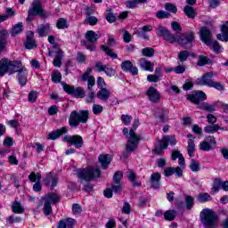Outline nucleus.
<instances>
[{"instance_id": "nucleus-33", "label": "nucleus", "mask_w": 228, "mask_h": 228, "mask_svg": "<svg viewBox=\"0 0 228 228\" xmlns=\"http://www.w3.org/2000/svg\"><path fill=\"white\" fill-rule=\"evenodd\" d=\"M24 31V24L22 22H19L15 24L12 30H11V35L12 37H17V35H20Z\"/></svg>"}, {"instance_id": "nucleus-31", "label": "nucleus", "mask_w": 228, "mask_h": 228, "mask_svg": "<svg viewBox=\"0 0 228 228\" xmlns=\"http://www.w3.org/2000/svg\"><path fill=\"white\" fill-rule=\"evenodd\" d=\"M7 38H8V31L1 30L0 31V53H2L6 47Z\"/></svg>"}, {"instance_id": "nucleus-35", "label": "nucleus", "mask_w": 228, "mask_h": 228, "mask_svg": "<svg viewBox=\"0 0 228 228\" xmlns=\"http://www.w3.org/2000/svg\"><path fill=\"white\" fill-rule=\"evenodd\" d=\"M187 152L190 158H194L195 156V141L194 139H190L188 141Z\"/></svg>"}, {"instance_id": "nucleus-18", "label": "nucleus", "mask_w": 228, "mask_h": 228, "mask_svg": "<svg viewBox=\"0 0 228 228\" xmlns=\"http://www.w3.org/2000/svg\"><path fill=\"white\" fill-rule=\"evenodd\" d=\"M27 40L24 43L25 49H37V41H35V33L28 31L26 34Z\"/></svg>"}, {"instance_id": "nucleus-48", "label": "nucleus", "mask_w": 228, "mask_h": 228, "mask_svg": "<svg viewBox=\"0 0 228 228\" xmlns=\"http://www.w3.org/2000/svg\"><path fill=\"white\" fill-rule=\"evenodd\" d=\"M163 38L164 40H166V42H169V44H175V42H177V37L171 34L169 30L167 33L166 37Z\"/></svg>"}, {"instance_id": "nucleus-27", "label": "nucleus", "mask_w": 228, "mask_h": 228, "mask_svg": "<svg viewBox=\"0 0 228 228\" xmlns=\"http://www.w3.org/2000/svg\"><path fill=\"white\" fill-rule=\"evenodd\" d=\"M112 159H113L110 154H102L98 157L99 163H101L103 170H106V168H108V166L110 165V163H111Z\"/></svg>"}, {"instance_id": "nucleus-64", "label": "nucleus", "mask_w": 228, "mask_h": 228, "mask_svg": "<svg viewBox=\"0 0 228 228\" xmlns=\"http://www.w3.org/2000/svg\"><path fill=\"white\" fill-rule=\"evenodd\" d=\"M94 86H95V77L91 76L87 81V90L92 92V90H94Z\"/></svg>"}, {"instance_id": "nucleus-28", "label": "nucleus", "mask_w": 228, "mask_h": 228, "mask_svg": "<svg viewBox=\"0 0 228 228\" xmlns=\"http://www.w3.org/2000/svg\"><path fill=\"white\" fill-rule=\"evenodd\" d=\"M110 96L111 92L104 87H102L97 93L98 99H100V101H102L103 102H108Z\"/></svg>"}, {"instance_id": "nucleus-49", "label": "nucleus", "mask_w": 228, "mask_h": 228, "mask_svg": "<svg viewBox=\"0 0 228 228\" xmlns=\"http://www.w3.org/2000/svg\"><path fill=\"white\" fill-rule=\"evenodd\" d=\"M43 211L44 215L49 216V215L53 213V207L51 206V203L45 201Z\"/></svg>"}, {"instance_id": "nucleus-56", "label": "nucleus", "mask_w": 228, "mask_h": 228, "mask_svg": "<svg viewBox=\"0 0 228 228\" xmlns=\"http://www.w3.org/2000/svg\"><path fill=\"white\" fill-rule=\"evenodd\" d=\"M111 188H112V191H114V193H120V191H122V190L124 188V184L112 183Z\"/></svg>"}, {"instance_id": "nucleus-26", "label": "nucleus", "mask_w": 228, "mask_h": 228, "mask_svg": "<svg viewBox=\"0 0 228 228\" xmlns=\"http://www.w3.org/2000/svg\"><path fill=\"white\" fill-rule=\"evenodd\" d=\"M51 31V25L49 23L41 24L37 28V33H38L40 37H47Z\"/></svg>"}, {"instance_id": "nucleus-53", "label": "nucleus", "mask_w": 228, "mask_h": 228, "mask_svg": "<svg viewBox=\"0 0 228 228\" xmlns=\"http://www.w3.org/2000/svg\"><path fill=\"white\" fill-rule=\"evenodd\" d=\"M86 24H89L90 26H95L99 20L94 16H87L85 20Z\"/></svg>"}, {"instance_id": "nucleus-60", "label": "nucleus", "mask_w": 228, "mask_h": 228, "mask_svg": "<svg viewBox=\"0 0 228 228\" xmlns=\"http://www.w3.org/2000/svg\"><path fill=\"white\" fill-rule=\"evenodd\" d=\"M168 32V29L167 28L159 25L157 28V35L159 37H162L163 38L166 37L167 33Z\"/></svg>"}, {"instance_id": "nucleus-36", "label": "nucleus", "mask_w": 228, "mask_h": 228, "mask_svg": "<svg viewBox=\"0 0 228 228\" xmlns=\"http://www.w3.org/2000/svg\"><path fill=\"white\" fill-rule=\"evenodd\" d=\"M12 213L20 214L24 213V207L19 201H14L12 206Z\"/></svg>"}, {"instance_id": "nucleus-12", "label": "nucleus", "mask_w": 228, "mask_h": 228, "mask_svg": "<svg viewBox=\"0 0 228 228\" xmlns=\"http://www.w3.org/2000/svg\"><path fill=\"white\" fill-rule=\"evenodd\" d=\"M18 82L20 86H26L28 83V69L25 66H22V61H20V67L16 68Z\"/></svg>"}, {"instance_id": "nucleus-62", "label": "nucleus", "mask_w": 228, "mask_h": 228, "mask_svg": "<svg viewBox=\"0 0 228 228\" xmlns=\"http://www.w3.org/2000/svg\"><path fill=\"white\" fill-rule=\"evenodd\" d=\"M211 42H212L211 45H208V47H212L215 53H220V49H222L220 43H218V41H214V40H211Z\"/></svg>"}, {"instance_id": "nucleus-57", "label": "nucleus", "mask_w": 228, "mask_h": 228, "mask_svg": "<svg viewBox=\"0 0 228 228\" xmlns=\"http://www.w3.org/2000/svg\"><path fill=\"white\" fill-rule=\"evenodd\" d=\"M53 83H60L61 81V73L60 71H53L52 73Z\"/></svg>"}, {"instance_id": "nucleus-55", "label": "nucleus", "mask_w": 228, "mask_h": 228, "mask_svg": "<svg viewBox=\"0 0 228 228\" xmlns=\"http://www.w3.org/2000/svg\"><path fill=\"white\" fill-rule=\"evenodd\" d=\"M28 179L30 183H37V181H40V179H42V175H40V173L35 174V172H32L28 175Z\"/></svg>"}, {"instance_id": "nucleus-51", "label": "nucleus", "mask_w": 228, "mask_h": 228, "mask_svg": "<svg viewBox=\"0 0 228 228\" xmlns=\"http://www.w3.org/2000/svg\"><path fill=\"white\" fill-rule=\"evenodd\" d=\"M189 57H190V52L188 51H182L178 54V60L181 62L186 61Z\"/></svg>"}, {"instance_id": "nucleus-37", "label": "nucleus", "mask_w": 228, "mask_h": 228, "mask_svg": "<svg viewBox=\"0 0 228 228\" xmlns=\"http://www.w3.org/2000/svg\"><path fill=\"white\" fill-rule=\"evenodd\" d=\"M63 59V52L59 51L56 53L55 58L53 60L54 67H61V60Z\"/></svg>"}, {"instance_id": "nucleus-39", "label": "nucleus", "mask_w": 228, "mask_h": 228, "mask_svg": "<svg viewBox=\"0 0 228 228\" xmlns=\"http://www.w3.org/2000/svg\"><path fill=\"white\" fill-rule=\"evenodd\" d=\"M175 216H177V212L175 210H167V212L164 213L165 220H168L169 222L175 220Z\"/></svg>"}, {"instance_id": "nucleus-40", "label": "nucleus", "mask_w": 228, "mask_h": 228, "mask_svg": "<svg viewBox=\"0 0 228 228\" xmlns=\"http://www.w3.org/2000/svg\"><path fill=\"white\" fill-rule=\"evenodd\" d=\"M195 205V199H193V197L191 196H186L185 197V206H186V209L188 211H191V209L193 208V206Z\"/></svg>"}, {"instance_id": "nucleus-24", "label": "nucleus", "mask_w": 228, "mask_h": 228, "mask_svg": "<svg viewBox=\"0 0 228 228\" xmlns=\"http://www.w3.org/2000/svg\"><path fill=\"white\" fill-rule=\"evenodd\" d=\"M139 66L141 69H142V70H147L148 72L154 71V63L147 61L145 58H141L139 60Z\"/></svg>"}, {"instance_id": "nucleus-10", "label": "nucleus", "mask_w": 228, "mask_h": 228, "mask_svg": "<svg viewBox=\"0 0 228 228\" xmlns=\"http://www.w3.org/2000/svg\"><path fill=\"white\" fill-rule=\"evenodd\" d=\"M115 45H117V41H115V38H113V37H110L107 42V45H102L101 46V49L103 51V53H106L107 56H110L113 60H117V58H118V55H117V53H114L113 50H111V47H115Z\"/></svg>"}, {"instance_id": "nucleus-13", "label": "nucleus", "mask_w": 228, "mask_h": 228, "mask_svg": "<svg viewBox=\"0 0 228 228\" xmlns=\"http://www.w3.org/2000/svg\"><path fill=\"white\" fill-rule=\"evenodd\" d=\"M63 142H67L68 143L74 145L76 149H81V147H83V137L78 134L65 135L63 137Z\"/></svg>"}, {"instance_id": "nucleus-14", "label": "nucleus", "mask_w": 228, "mask_h": 228, "mask_svg": "<svg viewBox=\"0 0 228 228\" xmlns=\"http://www.w3.org/2000/svg\"><path fill=\"white\" fill-rule=\"evenodd\" d=\"M216 145V140L214 136H207L203 142L200 143V151L205 152L209 151L213 149V146Z\"/></svg>"}, {"instance_id": "nucleus-50", "label": "nucleus", "mask_w": 228, "mask_h": 228, "mask_svg": "<svg viewBox=\"0 0 228 228\" xmlns=\"http://www.w3.org/2000/svg\"><path fill=\"white\" fill-rule=\"evenodd\" d=\"M132 66H133V62H131V61H124L121 63V69L123 72H129Z\"/></svg>"}, {"instance_id": "nucleus-7", "label": "nucleus", "mask_w": 228, "mask_h": 228, "mask_svg": "<svg viewBox=\"0 0 228 228\" xmlns=\"http://www.w3.org/2000/svg\"><path fill=\"white\" fill-rule=\"evenodd\" d=\"M100 37L101 36H99V34H96L93 30H89L86 33V41H82V45H84V47H86L88 51H95L94 44L95 42H97V40H99Z\"/></svg>"}, {"instance_id": "nucleus-45", "label": "nucleus", "mask_w": 228, "mask_h": 228, "mask_svg": "<svg viewBox=\"0 0 228 228\" xmlns=\"http://www.w3.org/2000/svg\"><path fill=\"white\" fill-rule=\"evenodd\" d=\"M142 55L146 56L147 58H152L156 51L153 48L146 47L142 50Z\"/></svg>"}, {"instance_id": "nucleus-22", "label": "nucleus", "mask_w": 228, "mask_h": 228, "mask_svg": "<svg viewBox=\"0 0 228 228\" xmlns=\"http://www.w3.org/2000/svg\"><path fill=\"white\" fill-rule=\"evenodd\" d=\"M176 174L177 177H183V169L179 167H167L164 169V175L166 177H170Z\"/></svg>"}, {"instance_id": "nucleus-15", "label": "nucleus", "mask_w": 228, "mask_h": 228, "mask_svg": "<svg viewBox=\"0 0 228 228\" xmlns=\"http://www.w3.org/2000/svg\"><path fill=\"white\" fill-rule=\"evenodd\" d=\"M187 99L191 102H193V104H200L202 101H206L208 96H206V93L202 91H195L192 94H189Z\"/></svg>"}, {"instance_id": "nucleus-21", "label": "nucleus", "mask_w": 228, "mask_h": 228, "mask_svg": "<svg viewBox=\"0 0 228 228\" xmlns=\"http://www.w3.org/2000/svg\"><path fill=\"white\" fill-rule=\"evenodd\" d=\"M146 95H148L149 100L151 102H159V100L161 99L159 92H158V89L155 87H150L146 93Z\"/></svg>"}, {"instance_id": "nucleus-52", "label": "nucleus", "mask_w": 228, "mask_h": 228, "mask_svg": "<svg viewBox=\"0 0 228 228\" xmlns=\"http://www.w3.org/2000/svg\"><path fill=\"white\" fill-rule=\"evenodd\" d=\"M160 80H161V76L159 75L152 74V75L147 76V81H149V83H158Z\"/></svg>"}, {"instance_id": "nucleus-42", "label": "nucleus", "mask_w": 228, "mask_h": 228, "mask_svg": "<svg viewBox=\"0 0 228 228\" xmlns=\"http://www.w3.org/2000/svg\"><path fill=\"white\" fill-rule=\"evenodd\" d=\"M189 168H191V172H199L200 170V163L195 159H191Z\"/></svg>"}, {"instance_id": "nucleus-20", "label": "nucleus", "mask_w": 228, "mask_h": 228, "mask_svg": "<svg viewBox=\"0 0 228 228\" xmlns=\"http://www.w3.org/2000/svg\"><path fill=\"white\" fill-rule=\"evenodd\" d=\"M213 72L205 73L201 77L198 78V84L203 86H211L213 83Z\"/></svg>"}, {"instance_id": "nucleus-2", "label": "nucleus", "mask_w": 228, "mask_h": 228, "mask_svg": "<svg viewBox=\"0 0 228 228\" xmlns=\"http://www.w3.org/2000/svg\"><path fill=\"white\" fill-rule=\"evenodd\" d=\"M123 134H125L127 139L126 150L123 151V158L127 159V158H129V153L134 152V151L138 149V145L142 140V135L137 134L136 132L132 130V128L129 131L127 127L123 128Z\"/></svg>"}, {"instance_id": "nucleus-44", "label": "nucleus", "mask_w": 228, "mask_h": 228, "mask_svg": "<svg viewBox=\"0 0 228 228\" xmlns=\"http://www.w3.org/2000/svg\"><path fill=\"white\" fill-rule=\"evenodd\" d=\"M160 122H168V110L162 109L159 113Z\"/></svg>"}, {"instance_id": "nucleus-59", "label": "nucleus", "mask_w": 228, "mask_h": 228, "mask_svg": "<svg viewBox=\"0 0 228 228\" xmlns=\"http://www.w3.org/2000/svg\"><path fill=\"white\" fill-rule=\"evenodd\" d=\"M57 28L58 29H65V28H68L67 26V20L61 18L57 20L56 23Z\"/></svg>"}, {"instance_id": "nucleus-25", "label": "nucleus", "mask_w": 228, "mask_h": 228, "mask_svg": "<svg viewBox=\"0 0 228 228\" xmlns=\"http://www.w3.org/2000/svg\"><path fill=\"white\" fill-rule=\"evenodd\" d=\"M216 38L221 42H228V20L221 25V33L217 34Z\"/></svg>"}, {"instance_id": "nucleus-63", "label": "nucleus", "mask_w": 228, "mask_h": 228, "mask_svg": "<svg viewBox=\"0 0 228 228\" xmlns=\"http://www.w3.org/2000/svg\"><path fill=\"white\" fill-rule=\"evenodd\" d=\"M37 99H38V92L31 91L28 94V102H37Z\"/></svg>"}, {"instance_id": "nucleus-3", "label": "nucleus", "mask_w": 228, "mask_h": 228, "mask_svg": "<svg viewBox=\"0 0 228 228\" xmlns=\"http://www.w3.org/2000/svg\"><path fill=\"white\" fill-rule=\"evenodd\" d=\"M200 220L204 228H218V216L209 208H205L200 212Z\"/></svg>"}, {"instance_id": "nucleus-34", "label": "nucleus", "mask_w": 228, "mask_h": 228, "mask_svg": "<svg viewBox=\"0 0 228 228\" xmlns=\"http://www.w3.org/2000/svg\"><path fill=\"white\" fill-rule=\"evenodd\" d=\"M183 12L189 19H195V17H197V12L195 11V8H193L192 6L186 5L183 8Z\"/></svg>"}, {"instance_id": "nucleus-43", "label": "nucleus", "mask_w": 228, "mask_h": 228, "mask_svg": "<svg viewBox=\"0 0 228 228\" xmlns=\"http://www.w3.org/2000/svg\"><path fill=\"white\" fill-rule=\"evenodd\" d=\"M211 195H209L208 192H202L200 193L198 196V200L199 202H209V200H211Z\"/></svg>"}, {"instance_id": "nucleus-1", "label": "nucleus", "mask_w": 228, "mask_h": 228, "mask_svg": "<svg viewBox=\"0 0 228 228\" xmlns=\"http://www.w3.org/2000/svg\"><path fill=\"white\" fill-rule=\"evenodd\" d=\"M77 175L80 180L81 184H84V191H94V184L90 183V181L101 177V170L98 167H89L84 169H80L77 172Z\"/></svg>"}, {"instance_id": "nucleus-58", "label": "nucleus", "mask_w": 228, "mask_h": 228, "mask_svg": "<svg viewBox=\"0 0 228 228\" xmlns=\"http://www.w3.org/2000/svg\"><path fill=\"white\" fill-rule=\"evenodd\" d=\"M104 110V107L101 104H94L93 105V113L94 115H101V113Z\"/></svg>"}, {"instance_id": "nucleus-8", "label": "nucleus", "mask_w": 228, "mask_h": 228, "mask_svg": "<svg viewBox=\"0 0 228 228\" xmlns=\"http://www.w3.org/2000/svg\"><path fill=\"white\" fill-rule=\"evenodd\" d=\"M193 40H195V35L193 32L189 31L186 34H181L176 42L183 47V49H191L193 47Z\"/></svg>"}, {"instance_id": "nucleus-4", "label": "nucleus", "mask_w": 228, "mask_h": 228, "mask_svg": "<svg viewBox=\"0 0 228 228\" xmlns=\"http://www.w3.org/2000/svg\"><path fill=\"white\" fill-rule=\"evenodd\" d=\"M90 118V111L87 110H73L69 114V124L70 127H78L80 124H86Z\"/></svg>"}, {"instance_id": "nucleus-11", "label": "nucleus", "mask_w": 228, "mask_h": 228, "mask_svg": "<svg viewBox=\"0 0 228 228\" xmlns=\"http://www.w3.org/2000/svg\"><path fill=\"white\" fill-rule=\"evenodd\" d=\"M220 190H224V191H228V181H222V179L220 178H216L212 184L210 195H215V193H218Z\"/></svg>"}, {"instance_id": "nucleus-41", "label": "nucleus", "mask_w": 228, "mask_h": 228, "mask_svg": "<svg viewBox=\"0 0 228 228\" xmlns=\"http://www.w3.org/2000/svg\"><path fill=\"white\" fill-rule=\"evenodd\" d=\"M166 12L169 13H177V5L172 3H166L164 5Z\"/></svg>"}, {"instance_id": "nucleus-61", "label": "nucleus", "mask_w": 228, "mask_h": 228, "mask_svg": "<svg viewBox=\"0 0 228 228\" xmlns=\"http://www.w3.org/2000/svg\"><path fill=\"white\" fill-rule=\"evenodd\" d=\"M126 8L134 9L138 8V0H128L125 3Z\"/></svg>"}, {"instance_id": "nucleus-29", "label": "nucleus", "mask_w": 228, "mask_h": 228, "mask_svg": "<svg viewBox=\"0 0 228 228\" xmlns=\"http://www.w3.org/2000/svg\"><path fill=\"white\" fill-rule=\"evenodd\" d=\"M217 131H227V128L222 127L218 125H208L204 127V132L208 134H215Z\"/></svg>"}, {"instance_id": "nucleus-23", "label": "nucleus", "mask_w": 228, "mask_h": 228, "mask_svg": "<svg viewBox=\"0 0 228 228\" xmlns=\"http://www.w3.org/2000/svg\"><path fill=\"white\" fill-rule=\"evenodd\" d=\"M69 129L66 126H62L60 129L51 132L48 134V140H58L61 134H67Z\"/></svg>"}, {"instance_id": "nucleus-47", "label": "nucleus", "mask_w": 228, "mask_h": 228, "mask_svg": "<svg viewBox=\"0 0 228 228\" xmlns=\"http://www.w3.org/2000/svg\"><path fill=\"white\" fill-rule=\"evenodd\" d=\"M122 177H124V173L122 171H117L113 175V182L116 184L121 183Z\"/></svg>"}, {"instance_id": "nucleus-19", "label": "nucleus", "mask_w": 228, "mask_h": 228, "mask_svg": "<svg viewBox=\"0 0 228 228\" xmlns=\"http://www.w3.org/2000/svg\"><path fill=\"white\" fill-rule=\"evenodd\" d=\"M150 183L151 184V188L154 190H159L161 187V174L159 172L151 174Z\"/></svg>"}, {"instance_id": "nucleus-30", "label": "nucleus", "mask_w": 228, "mask_h": 228, "mask_svg": "<svg viewBox=\"0 0 228 228\" xmlns=\"http://www.w3.org/2000/svg\"><path fill=\"white\" fill-rule=\"evenodd\" d=\"M51 183H52L51 190H54V187H56L58 185V177L53 176V173H48L46 175V178L45 179V184L46 186H49V184H51Z\"/></svg>"}, {"instance_id": "nucleus-16", "label": "nucleus", "mask_w": 228, "mask_h": 228, "mask_svg": "<svg viewBox=\"0 0 228 228\" xmlns=\"http://www.w3.org/2000/svg\"><path fill=\"white\" fill-rule=\"evenodd\" d=\"M200 37L201 41H203L207 45H211L213 40V34L208 27H202L200 31Z\"/></svg>"}, {"instance_id": "nucleus-46", "label": "nucleus", "mask_w": 228, "mask_h": 228, "mask_svg": "<svg viewBox=\"0 0 228 228\" xmlns=\"http://www.w3.org/2000/svg\"><path fill=\"white\" fill-rule=\"evenodd\" d=\"M171 16L170 12L162 10L158 11L156 13L157 19H170Z\"/></svg>"}, {"instance_id": "nucleus-32", "label": "nucleus", "mask_w": 228, "mask_h": 228, "mask_svg": "<svg viewBox=\"0 0 228 228\" xmlns=\"http://www.w3.org/2000/svg\"><path fill=\"white\" fill-rule=\"evenodd\" d=\"M45 202H48L49 204H56V202H60V196L58 194H54L53 192L48 193L43 198Z\"/></svg>"}, {"instance_id": "nucleus-54", "label": "nucleus", "mask_w": 228, "mask_h": 228, "mask_svg": "<svg viewBox=\"0 0 228 228\" xmlns=\"http://www.w3.org/2000/svg\"><path fill=\"white\" fill-rule=\"evenodd\" d=\"M200 110H204V111H208L209 113H213L215 111V106L204 102L200 107Z\"/></svg>"}, {"instance_id": "nucleus-6", "label": "nucleus", "mask_w": 228, "mask_h": 228, "mask_svg": "<svg viewBox=\"0 0 228 228\" xmlns=\"http://www.w3.org/2000/svg\"><path fill=\"white\" fill-rule=\"evenodd\" d=\"M17 67H20V61H10L7 59L0 61V77L4 74H15Z\"/></svg>"}, {"instance_id": "nucleus-17", "label": "nucleus", "mask_w": 228, "mask_h": 228, "mask_svg": "<svg viewBox=\"0 0 228 228\" xmlns=\"http://www.w3.org/2000/svg\"><path fill=\"white\" fill-rule=\"evenodd\" d=\"M177 140L175 139V135H164L162 140L159 142V145L161 149H167L168 145H176Z\"/></svg>"}, {"instance_id": "nucleus-9", "label": "nucleus", "mask_w": 228, "mask_h": 228, "mask_svg": "<svg viewBox=\"0 0 228 228\" xmlns=\"http://www.w3.org/2000/svg\"><path fill=\"white\" fill-rule=\"evenodd\" d=\"M63 90L77 99H83V97H85V89L81 86L75 88L74 86L63 84Z\"/></svg>"}, {"instance_id": "nucleus-38", "label": "nucleus", "mask_w": 228, "mask_h": 228, "mask_svg": "<svg viewBox=\"0 0 228 228\" xmlns=\"http://www.w3.org/2000/svg\"><path fill=\"white\" fill-rule=\"evenodd\" d=\"M210 63H212L211 59H209L204 55L199 56V60H198L199 67H204V65H210Z\"/></svg>"}, {"instance_id": "nucleus-5", "label": "nucleus", "mask_w": 228, "mask_h": 228, "mask_svg": "<svg viewBox=\"0 0 228 228\" xmlns=\"http://www.w3.org/2000/svg\"><path fill=\"white\" fill-rule=\"evenodd\" d=\"M37 15H41L43 19H47L49 17L47 12H45L44 8H42V0H34L31 3L28 11V17L26 19L27 22H31V20H34Z\"/></svg>"}]
</instances>
